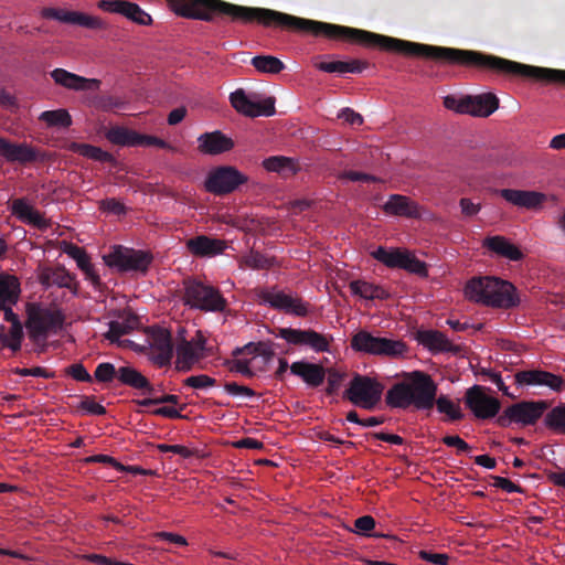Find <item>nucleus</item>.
I'll list each match as a JSON object with an SVG mask.
<instances>
[{
	"instance_id": "e433bc0d",
	"label": "nucleus",
	"mask_w": 565,
	"mask_h": 565,
	"mask_svg": "<svg viewBox=\"0 0 565 565\" xmlns=\"http://www.w3.org/2000/svg\"><path fill=\"white\" fill-rule=\"evenodd\" d=\"M24 338L23 324H11L8 332H4V327H1L0 342L3 347L17 352L21 349L22 340Z\"/></svg>"
},
{
	"instance_id": "37998d69",
	"label": "nucleus",
	"mask_w": 565,
	"mask_h": 565,
	"mask_svg": "<svg viewBox=\"0 0 565 565\" xmlns=\"http://www.w3.org/2000/svg\"><path fill=\"white\" fill-rule=\"evenodd\" d=\"M402 269L418 275L419 277H427L428 269L425 262L418 259L414 254L406 250Z\"/></svg>"
},
{
	"instance_id": "79ce46f5",
	"label": "nucleus",
	"mask_w": 565,
	"mask_h": 565,
	"mask_svg": "<svg viewBox=\"0 0 565 565\" xmlns=\"http://www.w3.org/2000/svg\"><path fill=\"white\" fill-rule=\"evenodd\" d=\"M121 15L139 25L152 24L151 15L134 2L126 1Z\"/></svg>"
},
{
	"instance_id": "6e6d98bb",
	"label": "nucleus",
	"mask_w": 565,
	"mask_h": 565,
	"mask_svg": "<svg viewBox=\"0 0 565 565\" xmlns=\"http://www.w3.org/2000/svg\"><path fill=\"white\" fill-rule=\"evenodd\" d=\"M418 557L435 565H448L450 556L446 553H434L429 550H420Z\"/></svg>"
},
{
	"instance_id": "ea45409f",
	"label": "nucleus",
	"mask_w": 565,
	"mask_h": 565,
	"mask_svg": "<svg viewBox=\"0 0 565 565\" xmlns=\"http://www.w3.org/2000/svg\"><path fill=\"white\" fill-rule=\"evenodd\" d=\"M544 425L556 434L565 435V404L548 411L544 417Z\"/></svg>"
},
{
	"instance_id": "a19ab883",
	"label": "nucleus",
	"mask_w": 565,
	"mask_h": 565,
	"mask_svg": "<svg viewBox=\"0 0 565 565\" xmlns=\"http://www.w3.org/2000/svg\"><path fill=\"white\" fill-rule=\"evenodd\" d=\"M275 343L271 341L267 342H258V343H248L243 349L237 348L233 354L238 355L243 352L254 353L256 355L263 356L266 362L270 361L275 356L274 350Z\"/></svg>"
},
{
	"instance_id": "8fccbe9b",
	"label": "nucleus",
	"mask_w": 565,
	"mask_h": 565,
	"mask_svg": "<svg viewBox=\"0 0 565 565\" xmlns=\"http://www.w3.org/2000/svg\"><path fill=\"white\" fill-rule=\"evenodd\" d=\"M74 13H76V11H67V10L55 9V8H44L42 10L43 18L54 19L60 22L71 23V24H73Z\"/></svg>"
},
{
	"instance_id": "bb28decb",
	"label": "nucleus",
	"mask_w": 565,
	"mask_h": 565,
	"mask_svg": "<svg viewBox=\"0 0 565 565\" xmlns=\"http://www.w3.org/2000/svg\"><path fill=\"white\" fill-rule=\"evenodd\" d=\"M483 246L490 252L513 262L521 260L524 257L520 248L503 236H489L483 241Z\"/></svg>"
},
{
	"instance_id": "4d7b16f0",
	"label": "nucleus",
	"mask_w": 565,
	"mask_h": 565,
	"mask_svg": "<svg viewBox=\"0 0 565 565\" xmlns=\"http://www.w3.org/2000/svg\"><path fill=\"white\" fill-rule=\"evenodd\" d=\"M65 373L79 382H92L93 377L82 363H74L66 367Z\"/></svg>"
},
{
	"instance_id": "49530a36",
	"label": "nucleus",
	"mask_w": 565,
	"mask_h": 565,
	"mask_svg": "<svg viewBox=\"0 0 565 565\" xmlns=\"http://www.w3.org/2000/svg\"><path fill=\"white\" fill-rule=\"evenodd\" d=\"M469 104H471L470 95L458 98L454 95H448L444 98V106L454 110L458 114H468L469 115Z\"/></svg>"
},
{
	"instance_id": "412c9836",
	"label": "nucleus",
	"mask_w": 565,
	"mask_h": 565,
	"mask_svg": "<svg viewBox=\"0 0 565 565\" xmlns=\"http://www.w3.org/2000/svg\"><path fill=\"white\" fill-rule=\"evenodd\" d=\"M198 142L199 151L211 156L227 152L234 147L233 140L220 130L202 134L198 138Z\"/></svg>"
},
{
	"instance_id": "a878e982",
	"label": "nucleus",
	"mask_w": 565,
	"mask_h": 565,
	"mask_svg": "<svg viewBox=\"0 0 565 565\" xmlns=\"http://www.w3.org/2000/svg\"><path fill=\"white\" fill-rule=\"evenodd\" d=\"M290 372L302 379V381L311 386H320L326 379V369L321 364L310 363L306 361H297L290 365Z\"/></svg>"
},
{
	"instance_id": "69168bd1",
	"label": "nucleus",
	"mask_w": 565,
	"mask_h": 565,
	"mask_svg": "<svg viewBox=\"0 0 565 565\" xmlns=\"http://www.w3.org/2000/svg\"><path fill=\"white\" fill-rule=\"evenodd\" d=\"M247 266L254 269H266L269 268L271 263L269 258L265 257L259 253H252L246 259Z\"/></svg>"
},
{
	"instance_id": "aec40b11",
	"label": "nucleus",
	"mask_w": 565,
	"mask_h": 565,
	"mask_svg": "<svg viewBox=\"0 0 565 565\" xmlns=\"http://www.w3.org/2000/svg\"><path fill=\"white\" fill-rule=\"evenodd\" d=\"M382 209L385 214L393 216L419 218L422 215L419 205L411 198L402 194H391Z\"/></svg>"
},
{
	"instance_id": "603ef678",
	"label": "nucleus",
	"mask_w": 565,
	"mask_h": 565,
	"mask_svg": "<svg viewBox=\"0 0 565 565\" xmlns=\"http://www.w3.org/2000/svg\"><path fill=\"white\" fill-rule=\"evenodd\" d=\"M183 383L189 387L201 390L214 386L216 384V380L206 374H200L185 379Z\"/></svg>"
},
{
	"instance_id": "c03bdc74",
	"label": "nucleus",
	"mask_w": 565,
	"mask_h": 565,
	"mask_svg": "<svg viewBox=\"0 0 565 565\" xmlns=\"http://www.w3.org/2000/svg\"><path fill=\"white\" fill-rule=\"evenodd\" d=\"M119 376V367H116L110 362L99 363L94 372V377L97 382L100 383H110L115 379L118 380Z\"/></svg>"
},
{
	"instance_id": "f257e3e1",
	"label": "nucleus",
	"mask_w": 565,
	"mask_h": 565,
	"mask_svg": "<svg viewBox=\"0 0 565 565\" xmlns=\"http://www.w3.org/2000/svg\"><path fill=\"white\" fill-rule=\"evenodd\" d=\"M167 2L171 11L185 19L212 22L216 17H228L233 22L245 24L256 22L264 26H279L301 34L351 41L350 26L299 18L267 8L238 6L223 0H167Z\"/></svg>"
},
{
	"instance_id": "2f4dec72",
	"label": "nucleus",
	"mask_w": 565,
	"mask_h": 565,
	"mask_svg": "<svg viewBox=\"0 0 565 565\" xmlns=\"http://www.w3.org/2000/svg\"><path fill=\"white\" fill-rule=\"evenodd\" d=\"M406 249L402 248H385L379 246L371 253L372 257L377 262L382 263L388 268H401L403 267Z\"/></svg>"
},
{
	"instance_id": "09e8293b",
	"label": "nucleus",
	"mask_w": 565,
	"mask_h": 565,
	"mask_svg": "<svg viewBox=\"0 0 565 565\" xmlns=\"http://www.w3.org/2000/svg\"><path fill=\"white\" fill-rule=\"evenodd\" d=\"M354 527L355 533L364 536H375L380 537L381 534L374 533L372 534L371 531L375 527V520L371 515H363L358 518L354 521Z\"/></svg>"
},
{
	"instance_id": "de8ad7c7",
	"label": "nucleus",
	"mask_w": 565,
	"mask_h": 565,
	"mask_svg": "<svg viewBox=\"0 0 565 565\" xmlns=\"http://www.w3.org/2000/svg\"><path fill=\"white\" fill-rule=\"evenodd\" d=\"M73 24H77L92 30H100L106 28L105 22L100 18L77 11L74 13Z\"/></svg>"
},
{
	"instance_id": "864d4df0",
	"label": "nucleus",
	"mask_w": 565,
	"mask_h": 565,
	"mask_svg": "<svg viewBox=\"0 0 565 565\" xmlns=\"http://www.w3.org/2000/svg\"><path fill=\"white\" fill-rule=\"evenodd\" d=\"M367 67L366 62H362L359 60H352V61H337V72L339 74H345V73H353L358 74L361 73L364 68Z\"/></svg>"
},
{
	"instance_id": "3c124183",
	"label": "nucleus",
	"mask_w": 565,
	"mask_h": 565,
	"mask_svg": "<svg viewBox=\"0 0 565 565\" xmlns=\"http://www.w3.org/2000/svg\"><path fill=\"white\" fill-rule=\"evenodd\" d=\"M78 409L84 411L87 414L90 415H105L106 408L100 405L99 403L95 402V398L93 396H82L81 402L78 404Z\"/></svg>"
},
{
	"instance_id": "13d9d810",
	"label": "nucleus",
	"mask_w": 565,
	"mask_h": 565,
	"mask_svg": "<svg viewBox=\"0 0 565 565\" xmlns=\"http://www.w3.org/2000/svg\"><path fill=\"white\" fill-rule=\"evenodd\" d=\"M224 390L233 396L255 397L257 394L254 390L248 386L239 385L236 382L225 383Z\"/></svg>"
},
{
	"instance_id": "423d86ee",
	"label": "nucleus",
	"mask_w": 565,
	"mask_h": 565,
	"mask_svg": "<svg viewBox=\"0 0 565 565\" xmlns=\"http://www.w3.org/2000/svg\"><path fill=\"white\" fill-rule=\"evenodd\" d=\"M183 302L204 312H222L227 307V300L217 288L194 278L183 280Z\"/></svg>"
},
{
	"instance_id": "393cba45",
	"label": "nucleus",
	"mask_w": 565,
	"mask_h": 565,
	"mask_svg": "<svg viewBox=\"0 0 565 565\" xmlns=\"http://www.w3.org/2000/svg\"><path fill=\"white\" fill-rule=\"evenodd\" d=\"M500 195L509 203L529 210L541 206L546 200L544 193L514 189H502Z\"/></svg>"
},
{
	"instance_id": "20e7f679",
	"label": "nucleus",
	"mask_w": 565,
	"mask_h": 565,
	"mask_svg": "<svg viewBox=\"0 0 565 565\" xmlns=\"http://www.w3.org/2000/svg\"><path fill=\"white\" fill-rule=\"evenodd\" d=\"M29 339L43 352L51 334H57L64 326L65 316L58 308H51L40 302H28L25 306Z\"/></svg>"
},
{
	"instance_id": "6ab92c4d",
	"label": "nucleus",
	"mask_w": 565,
	"mask_h": 565,
	"mask_svg": "<svg viewBox=\"0 0 565 565\" xmlns=\"http://www.w3.org/2000/svg\"><path fill=\"white\" fill-rule=\"evenodd\" d=\"M53 81L67 89L77 92L96 90L100 86V81L96 78H86L64 68H55L51 73Z\"/></svg>"
},
{
	"instance_id": "a211bd4d",
	"label": "nucleus",
	"mask_w": 565,
	"mask_h": 565,
	"mask_svg": "<svg viewBox=\"0 0 565 565\" xmlns=\"http://www.w3.org/2000/svg\"><path fill=\"white\" fill-rule=\"evenodd\" d=\"M519 385L546 386L555 392H561L565 385L562 376L543 370L520 371L515 374Z\"/></svg>"
},
{
	"instance_id": "473e14b6",
	"label": "nucleus",
	"mask_w": 565,
	"mask_h": 565,
	"mask_svg": "<svg viewBox=\"0 0 565 565\" xmlns=\"http://www.w3.org/2000/svg\"><path fill=\"white\" fill-rule=\"evenodd\" d=\"M140 134L126 127L115 126L106 132L109 142L125 147L139 146Z\"/></svg>"
},
{
	"instance_id": "c85d7f7f",
	"label": "nucleus",
	"mask_w": 565,
	"mask_h": 565,
	"mask_svg": "<svg viewBox=\"0 0 565 565\" xmlns=\"http://www.w3.org/2000/svg\"><path fill=\"white\" fill-rule=\"evenodd\" d=\"M263 167L269 172H276L287 178L295 175L300 170L298 162L285 156H271L263 161Z\"/></svg>"
},
{
	"instance_id": "1a4fd4ad",
	"label": "nucleus",
	"mask_w": 565,
	"mask_h": 565,
	"mask_svg": "<svg viewBox=\"0 0 565 565\" xmlns=\"http://www.w3.org/2000/svg\"><path fill=\"white\" fill-rule=\"evenodd\" d=\"M104 259L109 267H116L119 271L145 274L152 262V256L143 250L115 246L108 255L104 256Z\"/></svg>"
},
{
	"instance_id": "f704fd0d",
	"label": "nucleus",
	"mask_w": 565,
	"mask_h": 565,
	"mask_svg": "<svg viewBox=\"0 0 565 565\" xmlns=\"http://www.w3.org/2000/svg\"><path fill=\"white\" fill-rule=\"evenodd\" d=\"M40 281L45 287L55 285L61 288H70L73 277L64 267H55L43 271Z\"/></svg>"
},
{
	"instance_id": "a18cd8bd",
	"label": "nucleus",
	"mask_w": 565,
	"mask_h": 565,
	"mask_svg": "<svg viewBox=\"0 0 565 565\" xmlns=\"http://www.w3.org/2000/svg\"><path fill=\"white\" fill-rule=\"evenodd\" d=\"M63 252L72 257L82 270H86L89 267L90 259L82 247L64 242Z\"/></svg>"
},
{
	"instance_id": "338daca9",
	"label": "nucleus",
	"mask_w": 565,
	"mask_h": 565,
	"mask_svg": "<svg viewBox=\"0 0 565 565\" xmlns=\"http://www.w3.org/2000/svg\"><path fill=\"white\" fill-rule=\"evenodd\" d=\"M83 558L90 563H95V564H99V565H135L131 563L111 559V558L100 555V554H86V555H83Z\"/></svg>"
},
{
	"instance_id": "f03ea898",
	"label": "nucleus",
	"mask_w": 565,
	"mask_h": 565,
	"mask_svg": "<svg viewBox=\"0 0 565 565\" xmlns=\"http://www.w3.org/2000/svg\"><path fill=\"white\" fill-rule=\"evenodd\" d=\"M437 384L430 375L423 371H414L406 379L397 382L387 391L386 404L392 408H407L414 406L418 411H430L434 405L438 413L447 416L446 420L457 422L463 418L458 403L447 395L437 396Z\"/></svg>"
},
{
	"instance_id": "6e6552de",
	"label": "nucleus",
	"mask_w": 565,
	"mask_h": 565,
	"mask_svg": "<svg viewBox=\"0 0 565 565\" xmlns=\"http://www.w3.org/2000/svg\"><path fill=\"white\" fill-rule=\"evenodd\" d=\"M546 401H522L508 406L497 418L500 427H509L512 424L532 426L547 411Z\"/></svg>"
},
{
	"instance_id": "0e129e2a",
	"label": "nucleus",
	"mask_w": 565,
	"mask_h": 565,
	"mask_svg": "<svg viewBox=\"0 0 565 565\" xmlns=\"http://www.w3.org/2000/svg\"><path fill=\"white\" fill-rule=\"evenodd\" d=\"M100 209L115 215L126 214V206L114 198L103 200L100 203Z\"/></svg>"
},
{
	"instance_id": "39448f33",
	"label": "nucleus",
	"mask_w": 565,
	"mask_h": 565,
	"mask_svg": "<svg viewBox=\"0 0 565 565\" xmlns=\"http://www.w3.org/2000/svg\"><path fill=\"white\" fill-rule=\"evenodd\" d=\"M351 349L358 353L398 360L408 354V345L399 339L382 337L380 333L361 329L350 341Z\"/></svg>"
},
{
	"instance_id": "4be33fe9",
	"label": "nucleus",
	"mask_w": 565,
	"mask_h": 565,
	"mask_svg": "<svg viewBox=\"0 0 565 565\" xmlns=\"http://www.w3.org/2000/svg\"><path fill=\"white\" fill-rule=\"evenodd\" d=\"M416 340L431 352H460V348L438 330H418Z\"/></svg>"
},
{
	"instance_id": "f8f14e48",
	"label": "nucleus",
	"mask_w": 565,
	"mask_h": 565,
	"mask_svg": "<svg viewBox=\"0 0 565 565\" xmlns=\"http://www.w3.org/2000/svg\"><path fill=\"white\" fill-rule=\"evenodd\" d=\"M248 178L232 166L217 167L212 170L206 180L205 189L215 195H224L235 191Z\"/></svg>"
},
{
	"instance_id": "e2e57ef3",
	"label": "nucleus",
	"mask_w": 565,
	"mask_h": 565,
	"mask_svg": "<svg viewBox=\"0 0 565 565\" xmlns=\"http://www.w3.org/2000/svg\"><path fill=\"white\" fill-rule=\"evenodd\" d=\"M343 375L335 370H328V385L326 393L334 395L341 386Z\"/></svg>"
},
{
	"instance_id": "c9c22d12",
	"label": "nucleus",
	"mask_w": 565,
	"mask_h": 565,
	"mask_svg": "<svg viewBox=\"0 0 565 565\" xmlns=\"http://www.w3.org/2000/svg\"><path fill=\"white\" fill-rule=\"evenodd\" d=\"M118 382L137 391L148 386V379L131 365L119 366Z\"/></svg>"
},
{
	"instance_id": "bf43d9fd",
	"label": "nucleus",
	"mask_w": 565,
	"mask_h": 565,
	"mask_svg": "<svg viewBox=\"0 0 565 565\" xmlns=\"http://www.w3.org/2000/svg\"><path fill=\"white\" fill-rule=\"evenodd\" d=\"M493 479V487L499 488L508 493H523L524 490L521 488V486L513 483L511 480L499 477V476H492Z\"/></svg>"
},
{
	"instance_id": "680f3d73",
	"label": "nucleus",
	"mask_w": 565,
	"mask_h": 565,
	"mask_svg": "<svg viewBox=\"0 0 565 565\" xmlns=\"http://www.w3.org/2000/svg\"><path fill=\"white\" fill-rule=\"evenodd\" d=\"M443 444H445L448 447H454L457 449L458 452H470L471 446L466 443L462 438H460L457 435H448L443 438Z\"/></svg>"
},
{
	"instance_id": "9b49d317",
	"label": "nucleus",
	"mask_w": 565,
	"mask_h": 565,
	"mask_svg": "<svg viewBox=\"0 0 565 565\" xmlns=\"http://www.w3.org/2000/svg\"><path fill=\"white\" fill-rule=\"evenodd\" d=\"M257 298L260 303L269 305L276 310L285 311L288 315L306 317L309 313V303L299 297H292L276 288H263L257 290Z\"/></svg>"
},
{
	"instance_id": "72a5a7b5",
	"label": "nucleus",
	"mask_w": 565,
	"mask_h": 565,
	"mask_svg": "<svg viewBox=\"0 0 565 565\" xmlns=\"http://www.w3.org/2000/svg\"><path fill=\"white\" fill-rule=\"evenodd\" d=\"M70 150L78 153L85 158L98 161V162H114L115 158L111 153L103 150L99 147L89 145V143H79V142H72L70 145Z\"/></svg>"
},
{
	"instance_id": "5fc2aeb1",
	"label": "nucleus",
	"mask_w": 565,
	"mask_h": 565,
	"mask_svg": "<svg viewBox=\"0 0 565 565\" xmlns=\"http://www.w3.org/2000/svg\"><path fill=\"white\" fill-rule=\"evenodd\" d=\"M352 294L360 296L363 299L372 300L373 284L365 280H353L349 285Z\"/></svg>"
},
{
	"instance_id": "c756f323",
	"label": "nucleus",
	"mask_w": 565,
	"mask_h": 565,
	"mask_svg": "<svg viewBox=\"0 0 565 565\" xmlns=\"http://www.w3.org/2000/svg\"><path fill=\"white\" fill-rule=\"evenodd\" d=\"M121 321L113 320L109 322V329L105 338L110 342H117L122 335L129 334L137 326L138 318L132 312L120 315Z\"/></svg>"
},
{
	"instance_id": "ddd939ff",
	"label": "nucleus",
	"mask_w": 565,
	"mask_h": 565,
	"mask_svg": "<svg viewBox=\"0 0 565 565\" xmlns=\"http://www.w3.org/2000/svg\"><path fill=\"white\" fill-rule=\"evenodd\" d=\"M230 102L237 113L252 118L259 116L269 117L276 111L274 97L258 100L256 94L247 95L243 88L231 93Z\"/></svg>"
},
{
	"instance_id": "774afa93",
	"label": "nucleus",
	"mask_w": 565,
	"mask_h": 565,
	"mask_svg": "<svg viewBox=\"0 0 565 565\" xmlns=\"http://www.w3.org/2000/svg\"><path fill=\"white\" fill-rule=\"evenodd\" d=\"M338 117L351 126H361L363 124L362 116L349 107L341 109Z\"/></svg>"
},
{
	"instance_id": "0eeeda50",
	"label": "nucleus",
	"mask_w": 565,
	"mask_h": 565,
	"mask_svg": "<svg viewBox=\"0 0 565 565\" xmlns=\"http://www.w3.org/2000/svg\"><path fill=\"white\" fill-rule=\"evenodd\" d=\"M384 385L374 377L356 374L351 380L343 397L364 409H374L380 403Z\"/></svg>"
},
{
	"instance_id": "5701e85b",
	"label": "nucleus",
	"mask_w": 565,
	"mask_h": 565,
	"mask_svg": "<svg viewBox=\"0 0 565 565\" xmlns=\"http://www.w3.org/2000/svg\"><path fill=\"white\" fill-rule=\"evenodd\" d=\"M186 248L194 256L212 257L222 254L226 248V243L218 238L199 235L186 241Z\"/></svg>"
},
{
	"instance_id": "9d476101",
	"label": "nucleus",
	"mask_w": 565,
	"mask_h": 565,
	"mask_svg": "<svg viewBox=\"0 0 565 565\" xmlns=\"http://www.w3.org/2000/svg\"><path fill=\"white\" fill-rule=\"evenodd\" d=\"M271 333L291 345L306 347L317 353L329 352L333 341L331 335L319 333L312 329L278 328Z\"/></svg>"
},
{
	"instance_id": "58836bf2",
	"label": "nucleus",
	"mask_w": 565,
	"mask_h": 565,
	"mask_svg": "<svg viewBox=\"0 0 565 565\" xmlns=\"http://www.w3.org/2000/svg\"><path fill=\"white\" fill-rule=\"evenodd\" d=\"M39 120L47 127L68 128L72 125V117L66 109L45 110L40 114Z\"/></svg>"
},
{
	"instance_id": "b1692460",
	"label": "nucleus",
	"mask_w": 565,
	"mask_h": 565,
	"mask_svg": "<svg viewBox=\"0 0 565 565\" xmlns=\"http://www.w3.org/2000/svg\"><path fill=\"white\" fill-rule=\"evenodd\" d=\"M10 211L21 222L30 224L39 230H44L49 226V222L45 217L35 210L25 198L13 200L10 204Z\"/></svg>"
},
{
	"instance_id": "4468645a",
	"label": "nucleus",
	"mask_w": 565,
	"mask_h": 565,
	"mask_svg": "<svg viewBox=\"0 0 565 565\" xmlns=\"http://www.w3.org/2000/svg\"><path fill=\"white\" fill-rule=\"evenodd\" d=\"M207 355L206 338L198 330L191 340L183 339L177 347L175 367L189 372L192 366Z\"/></svg>"
},
{
	"instance_id": "7c9ffc66",
	"label": "nucleus",
	"mask_w": 565,
	"mask_h": 565,
	"mask_svg": "<svg viewBox=\"0 0 565 565\" xmlns=\"http://www.w3.org/2000/svg\"><path fill=\"white\" fill-rule=\"evenodd\" d=\"M20 292V281L15 276L0 274V310L4 306L15 305Z\"/></svg>"
},
{
	"instance_id": "f3484780",
	"label": "nucleus",
	"mask_w": 565,
	"mask_h": 565,
	"mask_svg": "<svg viewBox=\"0 0 565 565\" xmlns=\"http://www.w3.org/2000/svg\"><path fill=\"white\" fill-rule=\"evenodd\" d=\"M173 356V343L171 333L164 329H159L152 334L149 358L159 367L171 363Z\"/></svg>"
},
{
	"instance_id": "2eb2a0df",
	"label": "nucleus",
	"mask_w": 565,
	"mask_h": 565,
	"mask_svg": "<svg viewBox=\"0 0 565 565\" xmlns=\"http://www.w3.org/2000/svg\"><path fill=\"white\" fill-rule=\"evenodd\" d=\"M486 387L473 385L468 388L465 394L466 406L478 419H489L495 417L501 408L498 398L486 394Z\"/></svg>"
},
{
	"instance_id": "7ed1b4c3",
	"label": "nucleus",
	"mask_w": 565,
	"mask_h": 565,
	"mask_svg": "<svg viewBox=\"0 0 565 565\" xmlns=\"http://www.w3.org/2000/svg\"><path fill=\"white\" fill-rule=\"evenodd\" d=\"M465 296L476 303L501 309L514 308L520 302L513 284L492 276L469 279L465 286Z\"/></svg>"
},
{
	"instance_id": "dca6fc26",
	"label": "nucleus",
	"mask_w": 565,
	"mask_h": 565,
	"mask_svg": "<svg viewBox=\"0 0 565 565\" xmlns=\"http://www.w3.org/2000/svg\"><path fill=\"white\" fill-rule=\"evenodd\" d=\"M0 157L4 158L8 162L20 164L44 160V154L31 145L26 142H11L3 137H0Z\"/></svg>"
},
{
	"instance_id": "052dcab7",
	"label": "nucleus",
	"mask_w": 565,
	"mask_h": 565,
	"mask_svg": "<svg viewBox=\"0 0 565 565\" xmlns=\"http://www.w3.org/2000/svg\"><path fill=\"white\" fill-rule=\"evenodd\" d=\"M12 372L20 376H36V377H44V379H51L53 377V374L47 372L46 369L41 366H35L31 369L26 367H15L12 370Z\"/></svg>"
},
{
	"instance_id": "4c0bfd02",
	"label": "nucleus",
	"mask_w": 565,
	"mask_h": 565,
	"mask_svg": "<svg viewBox=\"0 0 565 565\" xmlns=\"http://www.w3.org/2000/svg\"><path fill=\"white\" fill-rule=\"evenodd\" d=\"M250 63L256 71L266 74H278L285 68V64L273 55L254 56Z\"/></svg>"
},
{
	"instance_id": "cd10ccee",
	"label": "nucleus",
	"mask_w": 565,
	"mask_h": 565,
	"mask_svg": "<svg viewBox=\"0 0 565 565\" xmlns=\"http://www.w3.org/2000/svg\"><path fill=\"white\" fill-rule=\"evenodd\" d=\"M469 115L489 117L499 108V98L492 93L470 96Z\"/></svg>"
}]
</instances>
